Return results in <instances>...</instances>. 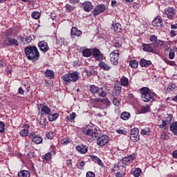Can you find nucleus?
Wrapping results in <instances>:
<instances>
[{
  "label": "nucleus",
  "instance_id": "f257e3e1",
  "mask_svg": "<svg viewBox=\"0 0 177 177\" xmlns=\"http://www.w3.org/2000/svg\"><path fill=\"white\" fill-rule=\"evenodd\" d=\"M82 133L87 136L91 137L93 140H97V145L102 147L109 142V136H101V131L96 129V127H93L91 125H86L85 127H83Z\"/></svg>",
  "mask_w": 177,
  "mask_h": 177
},
{
  "label": "nucleus",
  "instance_id": "f03ea898",
  "mask_svg": "<svg viewBox=\"0 0 177 177\" xmlns=\"http://www.w3.org/2000/svg\"><path fill=\"white\" fill-rule=\"evenodd\" d=\"M24 52L28 60L36 62L39 59L40 53L36 46H28L25 47Z\"/></svg>",
  "mask_w": 177,
  "mask_h": 177
},
{
  "label": "nucleus",
  "instance_id": "7ed1b4c3",
  "mask_svg": "<svg viewBox=\"0 0 177 177\" xmlns=\"http://www.w3.org/2000/svg\"><path fill=\"white\" fill-rule=\"evenodd\" d=\"M141 93L142 100L144 102L153 101L155 97V93H152L149 87H142L140 89Z\"/></svg>",
  "mask_w": 177,
  "mask_h": 177
},
{
  "label": "nucleus",
  "instance_id": "20e7f679",
  "mask_svg": "<svg viewBox=\"0 0 177 177\" xmlns=\"http://www.w3.org/2000/svg\"><path fill=\"white\" fill-rule=\"evenodd\" d=\"M79 72H73V73H68V74H64L62 79L64 80L66 85L68 84L70 82H77L80 78Z\"/></svg>",
  "mask_w": 177,
  "mask_h": 177
},
{
  "label": "nucleus",
  "instance_id": "39448f33",
  "mask_svg": "<svg viewBox=\"0 0 177 177\" xmlns=\"http://www.w3.org/2000/svg\"><path fill=\"white\" fill-rule=\"evenodd\" d=\"M120 58V52L118 50H113L110 53V62L113 66H117L118 64V60Z\"/></svg>",
  "mask_w": 177,
  "mask_h": 177
},
{
  "label": "nucleus",
  "instance_id": "423d86ee",
  "mask_svg": "<svg viewBox=\"0 0 177 177\" xmlns=\"http://www.w3.org/2000/svg\"><path fill=\"white\" fill-rule=\"evenodd\" d=\"M165 14H166L168 19L173 20L175 18L176 12L174 8L169 6V8H166V10H164L163 15H165Z\"/></svg>",
  "mask_w": 177,
  "mask_h": 177
},
{
  "label": "nucleus",
  "instance_id": "0eeeda50",
  "mask_svg": "<svg viewBox=\"0 0 177 177\" xmlns=\"http://www.w3.org/2000/svg\"><path fill=\"white\" fill-rule=\"evenodd\" d=\"M92 55L96 62H101V60L104 59V54H102L97 48H93V49H92Z\"/></svg>",
  "mask_w": 177,
  "mask_h": 177
},
{
  "label": "nucleus",
  "instance_id": "6e6552de",
  "mask_svg": "<svg viewBox=\"0 0 177 177\" xmlns=\"http://www.w3.org/2000/svg\"><path fill=\"white\" fill-rule=\"evenodd\" d=\"M130 139L133 142H138L140 140L139 129L137 127H134L131 129Z\"/></svg>",
  "mask_w": 177,
  "mask_h": 177
},
{
  "label": "nucleus",
  "instance_id": "1a4fd4ad",
  "mask_svg": "<svg viewBox=\"0 0 177 177\" xmlns=\"http://www.w3.org/2000/svg\"><path fill=\"white\" fill-rule=\"evenodd\" d=\"M37 46L40 51H41L43 53H46V52H48L50 50V47L46 41H39Z\"/></svg>",
  "mask_w": 177,
  "mask_h": 177
},
{
  "label": "nucleus",
  "instance_id": "9d476101",
  "mask_svg": "<svg viewBox=\"0 0 177 177\" xmlns=\"http://www.w3.org/2000/svg\"><path fill=\"white\" fill-rule=\"evenodd\" d=\"M104 11H106L105 4H98V6H95L93 10V14L94 16H97L102 13H104Z\"/></svg>",
  "mask_w": 177,
  "mask_h": 177
},
{
  "label": "nucleus",
  "instance_id": "9b49d317",
  "mask_svg": "<svg viewBox=\"0 0 177 177\" xmlns=\"http://www.w3.org/2000/svg\"><path fill=\"white\" fill-rule=\"evenodd\" d=\"M40 108H41V115H47L48 120V115H50V113L51 112V109L49 108L48 106L46 104H40Z\"/></svg>",
  "mask_w": 177,
  "mask_h": 177
},
{
  "label": "nucleus",
  "instance_id": "f8f14e48",
  "mask_svg": "<svg viewBox=\"0 0 177 177\" xmlns=\"http://www.w3.org/2000/svg\"><path fill=\"white\" fill-rule=\"evenodd\" d=\"M152 26L156 27H163V20L161 16L156 17L152 21Z\"/></svg>",
  "mask_w": 177,
  "mask_h": 177
},
{
  "label": "nucleus",
  "instance_id": "ddd939ff",
  "mask_svg": "<svg viewBox=\"0 0 177 177\" xmlns=\"http://www.w3.org/2000/svg\"><path fill=\"white\" fill-rule=\"evenodd\" d=\"M75 149L77 150V151H78V153H80L81 154H85V153H88V147L87 145L81 144L80 145L76 146Z\"/></svg>",
  "mask_w": 177,
  "mask_h": 177
},
{
  "label": "nucleus",
  "instance_id": "4468645a",
  "mask_svg": "<svg viewBox=\"0 0 177 177\" xmlns=\"http://www.w3.org/2000/svg\"><path fill=\"white\" fill-rule=\"evenodd\" d=\"M4 43L7 46H12V45L15 46H19V41L16 39H10V37L7 38L4 41Z\"/></svg>",
  "mask_w": 177,
  "mask_h": 177
},
{
  "label": "nucleus",
  "instance_id": "2eb2a0df",
  "mask_svg": "<svg viewBox=\"0 0 177 177\" xmlns=\"http://www.w3.org/2000/svg\"><path fill=\"white\" fill-rule=\"evenodd\" d=\"M29 138L32 139V141L36 145H40L43 142V138L38 135H32L30 133Z\"/></svg>",
  "mask_w": 177,
  "mask_h": 177
},
{
  "label": "nucleus",
  "instance_id": "dca6fc26",
  "mask_svg": "<svg viewBox=\"0 0 177 177\" xmlns=\"http://www.w3.org/2000/svg\"><path fill=\"white\" fill-rule=\"evenodd\" d=\"M154 45L153 44H142V49L145 52H151L153 53L155 50L153 49Z\"/></svg>",
  "mask_w": 177,
  "mask_h": 177
},
{
  "label": "nucleus",
  "instance_id": "f3484780",
  "mask_svg": "<svg viewBox=\"0 0 177 177\" xmlns=\"http://www.w3.org/2000/svg\"><path fill=\"white\" fill-rule=\"evenodd\" d=\"M151 65H152V62L151 60H147V59H145L144 58L140 60V66H141L142 68H148Z\"/></svg>",
  "mask_w": 177,
  "mask_h": 177
},
{
  "label": "nucleus",
  "instance_id": "a211bd4d",
  "mask_svg": "<svg viewBox=\"0 0 177 177\" xmlns=\"http://www.w3.org/2000/svg\"><path fill=\"white\" fill-rule=\"evenodd\" d=\"M82 6L85 12H90L93 9V6L90 1H85L83 3Z\"/></svg>",
  "mask_w": 177,
  "mask_h": 177
},
{
  "label": "nucleus",
  "instance_id": "6ab92c4d",
  "mask_svg": "<svg viewBox=\"0 0 177 177\" xmlns=\"http://www.w3.org/2000/svg\"><path fill=\"white\" fill-rule=\"evenodd\" d=\"M134 156L135 153H132L130 156H124V158H123L122 160V164L127 165L128 164V162H133Z\"/></svg>",
  "mask_w": 177,
  "mask_h": 177
},
{
  "label": "nucleus",
  "instance_id": "aec40b11",
  "mask_svg": "<svg viewBox=\"0 0 177 177\" xmlns=\"http://www.w3.org/2000/svg\"><path fill=\"white\" fill-rule=\"evenodd\" d=\"M112 28L117 34L122 30V25L120 23H113Z\"/></svg>",
  "mask_w": 177,
  "mask_h": 177
},
{
  "label": "nucleus",
  "instance_id": "412c9836",
  "mask_svg": "<svg viewBox=\"0 0 177 177\" xmlns=\"http://www.w3.org/2000/svg\"><path fill=\"white\" fill-rule=\"evenodd\" d=\"M71 35H75L76 37H80L82 35V31L79 30L77 27H73L71 31Z\"/></svg>",
  "mask_w": 177,
  "mask_h": 177
},
{
  "label": "nucleus",
  "instance_id": "4be33fe9",
  "mask_svg": "<svg viewBox=\"0 0 177 177\" xmlns=\"http://www.w3.org/2000/svg\"><path fill=\"white\" fill-rule=\"evenodd\" d=\"M99 68H101L104 71H110L111 68V66H109V64H106L105 62H102V60H100V62L99 63Z\"/></svg>",
  "mask_w": 177,
  "mask_h": 177
},
{
  "label": "nucleus",
  "instance_id": "5701e85b",
  "mask_svg": "<svg viewBox=\"0 0 177 177\" xmlns=\"http://www.w3.org/2000/svg\"><path fill=\"white\" fill-rule=\"evenodd\" d=\"M59 113H50L48 115V122H55L59 118Z\"/></svg>",
  "mask_w": 177,
  "mask_h": 177
},
{
  "label": "nucleus",
  "instance_id": "b1692460",
  "mask_svg": "<svg viewBox=\"0 0 177 177\" xmlns=\"http://www.w3.org/2000/svg\"><path fill=\"white\" fill-rule=\"evenodd\" d=\"M170 131L173 133L175 136H177V121L171 123L170 127Z\"/></svg>",
  "mask_w": 177,
  "mask_h": 177
},
{
  "label": "nucleus",
  "instance_id": "393cba45",
  "mask_svg": "<svg viewBox=\"0 0 177 177\" xmlns=\"http://www.w3.org/2000/svg\"><path fill=\"white\" fill-rule=\"evenodd\" d=\"M151 106L149 104H146V106H143L140 109V113H147L148 112H151Z\"/></svg>",
  "mask_w": 177,
  "mask_h": 177
},
{
  "label": "nucleus",
  "instance_id": "a878e982",
  "mask_svg": "<svg viewBox=\"0 0 177 177\" xmlns=\"http://www.w3.org/2000/svg\"><path fill=\"white\" fill-rule=\"evenodd\" d=\"M120 84L122 86L127 87L129 84V80L127 77H122L120 79Z\"/></svg>",
  "mask_w": 177,
  "mask_h": 177
},
{
  "label": "nucleus",
  "instance_id": "bb28decb",
  "mask_svg": "<svg viewBox=\"0 0 177 177\" xmlns=\"http://www.w3.org/2000/svg\"><path fill=\"white\" fill-rule=\"evenodd\" d=\"M97 95L100 97H106L107 95V93H105V90L104 87H98V91H97Z\"/></svg>",
  "mask_w": 177,
  "mask_h": 177
},
{
  "label": "nucleus",
  "instance_id": "cd10ccee",
  "mask_svg": "<svg viewBox=\"0 0 177 177\" xmlns=\"http://www.w3.org/2000/svg\"><path fill=\"white\" fill-rule=\"evenodd\" d=\"M120 118L123 120H128L131 118V113L124 111V112L121 113Z\"/></svg>",
  "mask_w": 177,
  "mask_h": 177
},
{
  "label": "nucleus",
  "instance_id": "c85d7f7f",
  "mask_svg": "<svg viewBox=\"0 0 177 177\" xmlns=\"http://www.w3.org/2000/svg\"><path fill=\"white\" fill-rule=\"evenodd\" d=\"M151 133V129L150 127H145V129H141L140 134L142 136H145L146 135L149 136Z\"/></svg>",
  "mask_w": 177,
  "mask_h": 177
},
{
  "label": "nucleus",
  "instance_id": "c756f323",
  "mask_svg": "<svg viewBox=\"0 0 177 177\" xmlns=\"http://www.w3.org/2000/svg\"><path fill=\"white\" fill-rule=\"evenodd\" d=\"M91 158L92 160H93V162H97L98 165H100V166H103V162H102V160H100V158H97V156H94L93 154H92L91 156Z\"/></svg>",
  "mask_w": 177,
  "mask_h": 177
},
{
  "label": "nucleus",
  "instance_id": "7c9ffc66",
  "mask_svg": "<svg viewBox=\"0 0 177 177\" xmlns=\"http://www.w3.org/2000/svg\"><path fill=\"white\" fill-rule=\"evenodd\" d=\"M89 89H90L91 93H93V95H95V93L98 94L99 87L97 86L90 85Z\"/></svg>",
  "mask_w": 177,
  "mask_h": 177
},
{
  "label": "nucleus",
  "instance_id": "2f4dec72",
  "mask_svg": "<svg viewBox=\"0 0 177 177\" xmlns=\"http://www.w3.org/2000/svg\"><path fill=\"white\" fill-rule=\"evenodd\" d=\"M23 136L26 137L29 134L30 125L28 124H24Z\"/></svg>",
  "mask_w": 177,
  "mask_h": 177
},
{
  "label": "nucleus",
  "instance_id": "473e14b6",
  "mask_svg": "<svg viewBox=\"0 0 177 177\" xmlns=\"http://www.w3.org/2000/svg\"><path fill=\"white\" fill-rule=\"evenodd\" d=\"M166 122L167 123V126L169 124H171L172 122L174 120V116L173 114H167L166 116Z\"/></svg>",
  "mask_w": 177,
  "mask_h": 177
},
{
  "label": "nucleus",
  "instance_id": "72a5a7b5",
  "mask_svg": "<svg viewBox=\"0 0 177 177\" xmlns=\"http://www.w3.org/2000/svg\"><path fill=\"white\" fill-rule=\"evenodd\" d=\"M82 55L84 57H90L92 55V51L91 49H84L82 51Z\"/></svg>",
  "mask_w": 177,
  "mask_h": 177
},
{
  "label": "nucleus",
  "instance_id": "f704fd0d",
  "mask_svg": "<svg viewBox=\"0 0 177 177\" xmlns=\"http://www.w3.org/2000/svg\"><path fill=\"white\" fill-rule=\"evenodd\" d=\"M44 74L46 77H48L50 79L55 78V73L52 70H46Z\"/></svg>",
  "mask_w": 177,
  "mask_h": 177
},
{
  "label": "nucleus",
  "instance_id": "c9c22d12",
  "mask_svg": "<svg viewBox=\"0 0 177 177\" xmlns=\"http://www.w3.org/2000/svg\"><path fill=\"white\" fill-rule=\"evenodd\" d=\"M52 153L51 152H47V153L42 156V158L44 160H46V162H49V160H52Z\"/></svg>",
  "mask_w": 177,
  "mask_h": 177
},
{
  "label": "nucleus",
  "instance_id": "e433bc0d",
  "mask_svg": "<svg viewBox=\"0 0 177 177\" xmlns=\"http://www.w3.org/2000/svg\"><path fill=\"white\" fill-rule=\"evenodd\" d=\"M160 129H163V130H168L169 126L167 125V122L166 121V117L165 120H162L161 124L159 125Z\"/></svg>",
  "mask_w": 177,
  "mask_h": 177
},
{
  "label": "nucleus",
  "instance_id": "4c0bfd02",
  "mask_svg": "<svg viewBox=\"0 0 177 177\" xmlns=\"http://www.w3.org/2000/svg\"><path fill=\"white\" fill-rule=\"evenodd\" d=\"M129 66H131L132 68H137L139 66L138 62L136 59H131L129 62Z\"/></svg>",
  "mask_w": 177,
  "mask_h": 177
},
{
  "label": "nucleus",
  "instance_id": "58836bf2",
  "mask_svg": "<svg viewBox=\"0 0 177 177\" xmlns=\"http://www.w3.org/2000/svg\"><path fill=\"white\" fill-rule=\"evenodd\" d=\"M142 173V169L136 168L134 171H133V175L134 177H139Z\"/></svg>",
  "mask_w": 177,
  "mask_h": 177
},
{
  "label": "nucleus",
  "instance_id": "ea45409f",
  "mask_svg": "<svg viewBox=\"0 0 177 177\" xmlns=\"http://www.w3.org/2000/svg\"><path fill=\"white\" fill-rule=\"evenodd\" d=\"M113 46L115 48V49H119L122 46V43L120 41H116L113 43Z\"/></svg>",
  "mask_w": 177,
  "mask_h": 177
},
{
  "label": "nucleus",
  "instance_id": "a19ab883",
  "mask_svg": "<svg viewBox=\"0 0 177 177\" xmlns=\"http://www.w3.org/2000/svg\"><path fill=\"white\" fill-rule=\"evenodd\" d=\"M70 143H71V141H70L69 138H65L61 140L62 145H70Z\"/></svg>",
  "mask_w": 177,
  "mask_h": 177
},
{
  "label": "nucleus",
  "instance_id": "79ce46f5",
  "mask_svg": "<svg viewBox=\"0 0 177 177\" xmlns=\"http://www.w3.org/2000/svg\"><path fill=\"white\" fill-rule=\"evenodd\" d=\"M50 153H51V156H55L57 154V149H56V147L53 145H50Z\"/></svg>",
  "mask_w": 177,
  "mask_h": 177
},
{
  "label": "nucleus",
  "instance_id": "37998d69",
  "mask_svg": "<svg viewBox=\"0 0 177 177\" xmlns=\"http://www.w3.org/2000/svg\"><path fill=\"white\" fill-rule=\"evenodd\" d=\"M149 41L153 44H156V42H158V37H156L155 35H152L149 37Z\"/></svg>",
  "mask_w": 177,
  "mask_h": 177
},
{
  "label": "nucleus",
  "instance_id": "c03bdc74",
  "mask_svg": "<svg viewBox=\"0 0 177 177\" xmlns=\"http://www.w3.org/2000/svg\"><path fill=\"white\" fill-rule=\"evenodd\" d=\"M163 45H164V41H161L160 39H158V37H157L156 44H153L154 47L160 48V47H162V46Z\"/></svg>",
  "mask_w": 177,
  "mask_h": 177
},
{
  "label": "nucleus",
  "instance_id": "a18cd8bd",
  "mask_svg": "<svg viewBox=\"0 0 177 177\" xmlns=\"http://www.w3.org/2000/svg\"><path fill=\"white\" fill-rule=\"evenodd\" d=\"M65 9L66 10V11L68 12H71L73 11V10L75 9L74 6H71V4L69 3H66L65 5Z\"/></svg>",
  "mask_w": 177,
  "mask_h": 177
},
{
  "label": "nucleus",
  "instance_id": "49530a36",
  "mask_svg": "<svg viewBox=\"0 0 177 177\" xmlns=\"http://www.w3.org/2000/svg\"><path fill=\"white\" fill-rule=\"evenodd\" d=\"M41 14L39 12H32V17L34 19H39L40 18Z\"/></svg>",
  "mask_w": 177,
  "mask_h": 177
},
{
  "label": "nucleus",
  "instance_id": "de8ad7c7",
  "mask_svg": "<svg viewBox=\"0 0 177 177\" xmlns=\"http://www.w3.org/2000/svg\"><path fill=\"white\" fill-rule=\"evenodd\" d=\"M47 119H43L42 120H40L39 122V124L41 128L44 129L46 127V124H47Z\"/></svg>",
  "mask_w": 177,
  "mask_h": 177
},
{
  "label": "nucleus",
  "instance_id": "09e8293b",
  "mask_svg": "<svg viewBox=\"0 0 177 177\" xmlns=\"http://www.w3.org/2000/svg\"><path fill=\"white\" fill-rule=\"evenodd\" d=\"M30 149H32V146L30 145V144L25 146V153H26L28 156L30 151Z\"/></svg>",
  "mask_w": 177,
  "mask_h": 177
},
{
  "label": "nucleus",
  "instance_id": "8fccbe9b",
  "mask_svg": "<svg viewBox=\"0 0 177 177\" xmlns=\"http://www.w3.org/2000/svg\"><path fill=\"white\" fill-rule=\"evenodd\" d=\"M94 72L95 71H94L93 68H90L89 70H88V69L85 70V73H86L87 76H88V77L93 76Z\"/></svg>",
  "mask_w": 177,
  "mask_h": 177
},
{
  "label": "nucleus",
  "instance_id": "3c124183",
  "mask_svg": "<svg viewBox=\"0 0 177 177\" xmlns=\"http://www.w3.org/2000/svg\"><path fill=\"white\" fill-rule=\"evenodd\" d=\"M174 57H175V52H174V50L171 49V50H169V59H174Z\"/></svg>",
  "mask_w": 177,
  "mask_h": 177
},
{
  "label": "nucleus",
  "instance_id": "603ef678",
  "mask_svg": "<svg viewBox=\"0 0 177 177\" xmlns=\"http://www.w3.org/2000/svg\"><path fill=\"white\" fill-rule=\"evenodd\" d=\"M86 162L84 160H82L80 164L77 165V168L80 169V170H83L84 167H85Z\"/></svg>",
  "mask_w": 177,
  "mask_h": 177
},
{
  "label": "nucleus",
  "instance_id": "864d4df0",
  "mask_svg": "<svg viewBox=\"0 0 177 177\" xmlns=\"http://www.w3.org/2000/svg\"><path fill=\"white\" fill-rule=\"evenodd\" d=\"M115 132L118 133V134H120V135H127V131H124V129H115Z\"/></svg>",
  "mask_w": 177,
  "mask_h": 177
},
{
  "label": "nucleus",
  "instance_id": "5fc2aeb1",
  "mask_svg": "<svg viewBox=\"0 0 177 177\" xmlns=\"http://www.w3.org/2000/svg\"><path fill=\"white\" fill-rule=\"evenodd\" d=\"M0 132L3 133L5 132V123L0 122Z\"/></svg>",
  "mask_w": 177,
  "mask_h": 177
},
{
  "label": "nucleus",
  "instance_id": "6e6d98bb",
  "mask_svg": "<svg viewBox=\"0 0 177 177\" xmlns=\"http://www.w3.org/2000/svg\"><path fill=\"white\" fill-rule=\"evenodd\" d=\"M95 172H93L92 171H88L86 174V177H95Z\"/></svg>",
  "mask_w": 177,
  "mask_h": 177
},
{
  "label": "nucleus",
  "instance_id": "4d7b16f0",
  "mask_svg": "<svg viewBox=\"0 0 177 177\" xmlns=\"http://www.w3.org/2000/svg\"><path fill=\"white\" fill-rule=\"evenodd\" d=\"M176 88V86L175 84L169 85L167 88V91H174Z\"/></svg>",
  "mask_w": 177,
  "mask_h": 177
},
{
  "label": "nucleus",
  "instance_id": "13d9d810",
  "mask_svg": "<svg viewBox=\"0 0 177 177\" xmlns=\"http://www.w3.org/2000/svg\"><path fill=\"white\" fill-rule=\"evenodd\" d=\"M102 103L104 104V105L106 106H109L111 104L110 100H109L108 98H104L103 100H102Z\"/></svg>",
  "mask_w": 177,
  "mask_h": 177
},
{
  "label": "nucleus",
  "instance_id": "bf43d9fd",
  "mask_svg": "<svg viewBox=\"0 0 177 177\" xmlns=\"http://www.w3.org/2000/svg\"><path fill=\"white\" fill-rule=\"evenodd\" d=\"M114 168H116V171L117 172H122V171H124V168L123 167H120V166H118V165H117L115 166V165H114Z\"/></svg>",
  "mask_w": 177,
  "mask_h": 177
},
{
  "label": "nucleus",
  "instance_id": "052dcab7",
  "mask_svg": "<svg viewBox=\"0 0 177 177\" xmlns=\"http://www.w3.org/2000/svg\"><path fill=\"white\" fill-rule=\"evenodd\" d=\"M24 87H25V90L24 89L23 90V93H30V86L29 85H24Z\"/></svg>",
  "mask_w": 177,
  "mask_h": 177
},
{
  "label": "nucleus",
  "instance_id": "680f3d73",
  "mask_svg": "<svg viewBox=\"0 0 177 177\" xmlns=\"http://www.w3.org/2000/svg\"><path fill=\"white\" fill-rule=\"evenodd\" d=\"M58 47L60 48L64 44V39H59L57 40Z\"/></svg>",
  "mask_w": 177,
  "mask_h": 177
},
{
  "label": "nucleus",
  "instance_id": "e2e57ef3",
  "mask_svg": "<svg viewBox=\"0 0 177 177\" xmlns=\"http://www.w3.org/2000/svg\"><path fill=\"white\" fill-rule=\"evenodd\" d=\"M28 156L29 158H32L33 156H35V152H34V150H33L32 147V149L30 150Z\"/></svg>",
  "mask_w": 177,
  "mask_h": 177
},
{
  "label": "nucleus",
  "instance_id": "0e129e2a",
  "mask_svg": "<svg viewBox=\"0 0 177 177\" xmlns=\"http://www.w3.org/2000/svg\"><path fill=\"white\" fill-rule=\"evenodd\" d=\"M113 104L115 105V106H119L120 104V100H118V98L114 97L113 100Z\"/></svg>",
  "mask_w": 177,
  "mask_h": 177
},
{
  "label": "nucleus",
  "instance_id": "69168bd1",
  "mask_svg": "<svg viewBox=\"0 0 177 177\" xmlns=\"http://www.w3.org/2000/svg\"><path fill=\"white\" fill-rule=\"evenodd\" d=\"M23 177H30V173L29 172V171L24 170Z\"/></svg>",
  "mask_w": 177,
  "mask_h": 177
},
{
  "label": "nucleus",
  "instance_id": "338daca9",
  "mask_svg": "<svg viewBox=\"0 0 177 177\" xmlns=\"http://www.w3.org/2000/svg\"><path fill=\"white\" fill-rule=\"evenodd\" d=\"M30 42H32V37H25V42L24 43V44H30Z\"/></svg>",
  "mask_w": 177,
  "mask_h": 177
},
{
  "label": "nucleus",
  "instance_id": "774afa93",
  "mask_svg": "<svg viewBox=\"0 0 177 177\" xmlns=\"http://www.w3.org/2000/svg\"><path fill=\"white\" fill-rule=\"evenodd\" d=\"M118 2L116 1V0H111V7L115 8L118 7Z\"/></svg>",
  "mask_w": 177,
  "mask_h": 177
}]
</instances>
